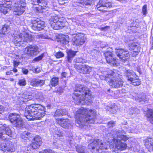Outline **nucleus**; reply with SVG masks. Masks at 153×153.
I'll return each mask as SVG.
<instances>
[{"label":"nucleus","mask_w":153,"mask_h":153,"mask_svg":"<svg viewBox=\"0 0 153 153\" xmlns=\"http://www.w3.org/2000/svg\"><path fill=\"white\" fill-rule=\"evenodd\" d=\"M104 55L107 61H109V59L113 57V54L111 52L106 51L104 53Z\"/></svg>","instance_id":"37"},{"label":"nucleus","mask_w":153,"mask_h":153,"mask_svg":"<svg viewBox=\"0 0 153 153\" xmlns=\"http://www.w3.org/2000/svg\"><path fill=\"white\" fill-rule=\"evenodd\" d=\"M39 153H55V152L52 150L47 149L42 150Z\"/></svg>","instance_id":"48"},{"label":"nucleus","mask_w":153,"mask_h":153,"mask_svg":"<svg viewBox=\"0 0 153 153\" xmlns=\"http://www.w3.org/2000/svg\"><path fill=\"white\" fill-rule=\"evenodd\" d=\"M106 81L109 82V85L112 88H118L121 87L123 85V82L117 73L111 71L105 78Z\"/></svg>","instance_id":"5"},{"label":"nucleus","mask_w":153,"mask_h":153,"mask_svg":"<svg viewBox=\"0 0 153 153\" xmlns=\"http://www.w3.org/2000/svg\"><path fill=\"white\" fill-rule=\"evenodd\" d=\"M91 92L86 86L77 84L76 86L72 95L74 102L77 105H83L91 98Z\"/></svg>","instance_id":"2"},{"label":"nucleus","mask_w":153,"mask_h":153,"mask_svg":"<svg viewBox=\"0 0 153 153\" xmlns=\"http://www.w3.org/2000/svg\"><path fill=\"white\" fill-rule=\"evenodd\" d=\"M116 124V122L112 120L107 123V126L108 128H110L115 126Z\"/></svg>","instance_id":"47"},{"label":"nucleus","mask_w":153,"mask_h":153,"mask_svg":"<svg viewBox=\"0 0 153 153\" xmlns=\"http://www.w3.org/2000/svg\"><path fill=\"white\" fill-rule=\"evenodd\" d=\"M74 62L76 63L75 64H79V63H80L79 64H83L84 63H86L87 61V60L83 59L82 58L77 57L76 58L74 59Z\"/></svg>","instance_id":"35"},{"label":"nucleus","mask_w":153,"mask_h":153,"mask_svg":"<svg viewBox=\"0 0 153 153\" xmlns=\"http://www.w3.org/2000/svg\"><path fill=\"white\" fill-rule=\"evenodd\" d=\"M133 99L138 102H145L149 101V99L143 92L139 93H134L133 96Z\"/></svg>","instance_id":"16"},{"label":"nucleus","mask_w":153,"mask_h":153,"mask_svg":"<svg viewBox=\"0 0 153 153\" xmlns=\"http://www.w3.org/2000/svg\"><path fill=\"white\" fill-rule=\"evenodd\" d=\"M58 78L56 77H54L51 80V84L52 86H55L58 84Z\"/></svg>","instance_id":"34"},{"label":"nucleus","mask_w":153,"mask_h":153,"mask_svg":"<svg viewBox=\"0 0 153 153\" xmlns=\"http://www.w3.org/2000/svg\"><path fill=\"white\" fill-rule=\"evenodd\" d=\"M68 0H57V1L59 4H64L65 3L67 2Z\"/></svg>","instance_id":"59"},{"label":"nucleus","mask_w":153,"mask_h":153,"mask_svg":"<svg viewBox=\"0 0 153 153\" xmlns=\"http://www.w3.org/2000/svg\"><path fill=\"white\" fill-rule=\"evenodd\" d=\"M75 68L80 73L83 74H89L92 71L91 68L85 64H75Z\"/></svg>","instance_id":"14"},{"label":"nucleus","mask_w":153,"mask_h":153,"mask_svg":"<svg viewBox=\"0 0 153 153\" xmlns=\"http://www.w3.org/2000/svg\"><path fill=\"white\" fill-rule=\"evenodd\" d=\"M0 150L3 151V153H11L15 151L13 146H7L5 143H2L0 145Z\"/></svg>","instance_id":"21"},{"label":"nucleus","mask_w":153,"mask_h":153,"mask_svg":"<svg viewBox=\"0 0 153 153\" xmlns=\"http://www.w3.org/2000/svg\"><path fill=\"white\" fill-rule=\"evenodd\" d=\"M36 98L38 100H42L44 99V97L41 93L39 92L36 96Z\"/></svg>","instance_id":"49"},{"label":"nucleus","mask_w":153,"mask_h":153,"mask_svg":"<svg viewBox=\"0 0 153 153\" xmlns=\"http://www.w3.org/2000/svg\"><path fill=\"white\" fill-rule=\"evenodd\" d=\"M91 54L93 58L97 59L100 56V52L96 49H94L91 51Z\"/></svg>","instance_id":"36"},{"label":"nucleus","mask_w":153,"mask_h":153,"mask_svg":"<svg viewBox=\"0 0 153 153\" xmlns=\"http://www.w3.org/2000/svg\"><path fill=\"white\" fill-rule=\"evenodd\" d=\"M8 29V27L7 26H4L3 27L1 30V33L2 34H5V33L7 31Z\"/></svg>","instance_id":"55"},{"label":"nucleus","mask_w":153,"mask_h":153,"mask_svg":"<svg viewBox=\"0 0 153 153\" xmlns=\"http://www.w3.org/2000/svg\"><path fill=\"white\" fill-rule=\"evenodd\" d=\"M44 56V54H42L39 56L36 57L34 59L33 61L34 62H38L41 60Z\"/></svg>","instance_id":"51"},{"label":"nucleus","mask_w":153,"mask_h":153,"mask_svg":"<svg viewBox=\"0 0 153 153\" xmlns=\"http://www.w3.org/2000/svg\"><path fill=\"white\" fill-rule=\"evenodd\" d=\"M0 11L1 12L5 14L10 11L11 8V4L9 3L0 4Z\"/></svg>","instance_id":"24"},{"label":"nucleus","mask_w":153,"mask_h":153,"mask_svg":"<svg viewBox=\"0 0 153 153\" xmlns=\"http://www.w3.org/2000/svg\"><path fill=\"white\" fill-rule=\"evenodd\" d=\"M68 114V112L65 109H59L56 110L54 113L53 117H58L61 116L66 115Z\"/></svg>","instance_id":"27"},{"label":"nucleus","mask_w":153,"mask_h":153,"mask_svg":"<svg viewBox=\"0 0 153 153\" xmlns=\"http://www.w3.org/2000/svg\"><path fill=\"white\" fill-rule=\"evenodd\" d=\"M78 51H74L71 50L68 51L67 53V60L69 62H71L73 58L76 55Z\"/></svg>","instance_id":"28"},{"label":"nucleus","mask_w":153,"mask_h":153,"mask_svg":"<svg viewBox=\"0 0 153 153\" xmlns=\"http://www.w3.org/2000/svg\"><path fill=\"white\" fill-rule=\"evenodd\" d=\"M4 111V107L2 105H0V116L2 114V113Z\"/></svg>","instance_id":"63"},{"label":"nucleus","mask_w":153,"mask_h":153,"mask_svg":"<svg viewBox=\"0 0 153 153\" xmlns=\"http://www.w3.org/2000/svg\"><path fill=\"white\" fill-rule=\"evenodd\" d=\"M56 57L57 58L62 57L64 56V54L61 52H58L56 53Z\"/></svg>","instance_id":"53"},{"label":"nucleus","mask_w":153,"mask_h":153,"mask_svg":"<svg viewBox=\"0 0 153 153\" xmlns=\"http://www.w3.org/2000/svg\"><path fill=\"white\" fill-rule=\"evenodd\" d=\"M32 25L31 26L33 29L35 30L39 31L43 29L45 27V22L37 19L31 21Z\"/></svg>","instance_id":"13"},{"label":"nucleus","mask_w":153,"mask_h":153,"mask_svg":"<svg viewBox=\"0 0 153 153\" xmlns=\"http://www.w3.org/2000/svg\"><path fill=\"white\" fill-rule=\"evenodd\" d=\"M41 139L38 136H36L34 138L31 147L33 149H36L39 148L42 144Z\"/></svg>","instance_id":"22"},{"label":"nucleus","mask_w":153,"mask_h":153,"mask_svg":"<svg viewBox=\"0 0 153 153\" xmlns=\"http://www.w3.org/2000/svg\"><path fill=\"white\" fill-rule=\"evenodd\" d=\"M53 134L55 135L54 137H59L62 135L63 133L61 131H59L58 129L56 128V129L53 132Z\"/></svg>","instance_id":"41"},{"label":"nucleus","mask_w":153,"mask_h":153,"mask_svg":"<svg viewBox=\"0 0 153 153\" xmlns=\"http://www.w3.org/2000/svg\"><path fill=\"white\" fill-rule=\"evenodd\" d=\"M13 64L14 66L15 67H17L19 65V62L16 61H14Z\"/></svg>","instance_id":"64"},{"label":"nucleus","mask_w":153,"mask_h":153,"mask_svg":"<svg viewBox=\"0 0 153 153\" xmlns=\"http://www.w3.org/2000/svg\"><path fill=\"white\" fill-rule=\"evenodd\" d=\"M27 134H26V135H25V134L24 133L22 134L21 135V138L22 139L24 140V141L27 142V140H29L27 138Z\"/></svg>","instance_id":"56"},{"label":"nucleus","mask_w":153,"mask_h":153,"mask_svg":"<svg viewBox=\"0 0 153 153\" xmlns=\"http://www.w3.org/2000/svg\"><path fill=\"white\" fill-rule=\"evenodd\" d=\"M107 62L112 66H114L116 65L117 63L116 59L114 58V57L112 58L109 59V61H107Z\"/></svg>","instance_id":"40"},{"label":"nucleus","mask_w":153,"mask_h":153,"mask_svg":"<svg viewBox=\"0 0 153 153\" xmlns=\"http://www.w3.org/2000/svg\"><path fill=\"white\" fill-rule=\"evenodd\" d=\"M22 72L23 73L25 74H28V70L25 68H23L22 69Z\"/></svg>","instance_id":"60"},{"label":"nucleus","mask_w":153,"mask_h":153,"mask_svg":"<svg viewBox=\"0 0 153 153\" xmlns=\"http://www.w3.org/2000/svg\"><path fill=\"white\" fill-rule=\"evenodd\" d=\"M37 86H41L45 83V81L37 79Z\"/></svg>","instance_id":"44"},{"label":"nucleus","mask_w":153,"mask_h":153,"mask_svg":"<svg viewBox=\"0 0 153 153\" xmlns=\"http://www.w3.org/2000/svg\"><path fill=\"white\" fill-rule=\"evenodd\" d=\"M24 53L30 56H35L39 52V48L36 46L32 45L27 46L24 49Z\"/></svg>","instance_id":"12"},{"label":"nucleus","mask_w":153,"mask_h":153,"mask_svg":"<svg viewBox=\"0 0 153 153\" xmlns=\"http://www.w3.org/2000/svg\"><path fill=\"white\" fill-rule=\"evenodd\" d=\"M138 110L136 108H131L129 110V112L130 114H133L137 112Z\"/></svg>","instance_id":"43"},{"label":"nucleus","mask_w":153,"mask_h":153,"mask_svg":"<svg viewBox=\"0 0 153 153\" xmlns=\"http://www.w3.org/2000/svg\"><path fill=\"white\" fill-rule=\"evenodd\" d=\"M117 110V107L116 105L114 104L113 105H112L110 107V109L108 110L110 111L112 113H116Z\"/></svg>","instance_id":"38"},{"label":"nucleus","mask_w":153,"mask_h":153,"mask_svg":"<svg viewBox=\"0 0 153 153\" xmlns=\"http://www.w3.org/2000/svg\"><path fill=\"white\" fill-rule=\"evenodd\" d=\"M30 147H28L27 146L23 147L21 148V150H22L23 152V153H30L31 150Z\"/></svg>","instance_id":"39"},{"label":"nucleus","mask_w":153,"mask_h":153,"mask_svg":"<svg viewBox=\"0 0 153 153\" xmlns=\"http://www.w3.org/2000/svg\"><path fill=\"white\" fill-rule=\"evenodd\" d=\"M117 56L123 62L127 60L130 57L129 52L126 50L122 48L117 49L115 51Z\"/></svg>","instance_id":"11"},{"label":"nucleus","mask_w":153,"mask_h":153,"mask_svg":"<svg viewBox=\"0 0 153 153\" xmlns=\"http://www.w3.org/2000/svg\"><path fill=\"white\" fill-rule=\"evenodd\" d=\"M129 46L134 52H138L140 51V48L137 43L133 42L130 44Z\"/></svg>","instance_id":"30"},{"label":"nucleus","mask_w":153,"mask_h":153,"mask_svg":"<svg viewBox=\"0 0 153 153\" xmlns=\"http://www.w3.org/2000/svg\"><path fill=\"white\" fill-rule=\"evenodd\" d=\"M77 5L82 8H88L93 5L92 0H77Z\"/></svg>","instance_id":"19"},{"label":"nucleus","mask_w":153,"mask_h":153,"mask_svg":"<svg viewBox=\"0 0 153 153\" xmlns=\"http://www.w3.org/2000/svg\"><path fill=\"white\" fill-rule=\"evenodd\" d=\"M89 143L90 144L88 145V147L90 149H91L92 153H105V152L102 151V149H107V146H105L106 143L99 139L94 140L93 139H91Z\"/></svg>","instance_id":"6"},{"label":"nucleus","mask_w":153,"mask_h":153,"mask_svg":"<svg viewBox=\"0 0 153 153\" xmlns=\"http://www.w3.org/2000/svg\"><path fill=\"white\" fill-rule=\"evenodd\" d=\"M13 42L15 45L18 46H22L23 44V41L22 39V34L18 33L17 34L14 35Z\"/></svg>","instance_id":"20"},{"label":"nucleus","mask_w":153,"mask_h":153,"mask_svg":"<svg viewBox=\"0 0 153 153\" xmlns=\"http://www.w3.org/2000/svg\"><path fill=\"white\" fill-rule=\"evenodd\" d=\"M51 25V27H52L53 29L55 30H59L60 29V27H59L58 24H57V23H52L50 24Z\"/></svg>","instance_id":"46"},{"label":"nucleus","mask_w":153,"mask_h":153,"mask_svg":"<svg viewBox=\"0 0 153 153\" xmlns=\"http://www.w3.org/2000/svg\"><path fill=\"white\" fill-rule=\"evenodd\" d=\"M22 39L23 42H28L33 41V38L31 34L27 33L24 34H22Z\"/></svg>","instance_id":"29"},{"label":"nucleus","mask_w":153,"mask_h":153,"mask_svg":"<svg viewBox=\"0 0 153 153\" xmlns=\"http://www.w3.org/2000/svg\"><path fill=\"white\" fill-rule=\"evenodd\" d=\"M37 36L40 39H49L48 36L45 34H41L38 35Z\"/></svg>","instance_id":"50"},{"label":"nucleus","mask_w":153,"mask_h":153,"mask_svg":"<svg viewBox=\"0 0 153 153\" xmlns=\"http://www.w3.org/2000/svg\"><path fill=\"white\" fill-rule=\"evenodd\" d=\"M19 100L23 102H27L32 99V96L29 95L27 92H25L20 95L19 97Z\"/></svg>","instance_id":"25"},{"label":"nucleus","mask_w":153,"mask_h":153,"mask_svg":"<svg viewBox=\"0 0 153 153\" xmlns=\"http://www.w3.org/2000/svg\"><path fill=\"white\" fill-rule=\"evenodd\" d=\"M18 84L21 86H25L26 85V82L25 79H20L19 80Z\"/></svg>","instance_id":"42"},{"label":"nucleus","mask_w":153,"mask_h":153,"mask_svg":"<svg viewBox=\"0 0 153 153\" xmlns=\"http://www.w3.org/2000/svg\"><path fill=\"white\" fill-rule=\"evenodd\" d=\"M125 75L127 78L128 81L133 85H138L140 84L138 77L132 71H126L125 73Z\"/></svg>","instance_id":"9"},{"label":"nucleus","mask_w":153,"mask_h":153,"mask_svg":"<svg viewBox=\"0 0 153 153\" xmlns=\"http://www.w3.org/2000/svg\"><path fill=\"white\" fill-rule=\"evenodd\" d=\"M56 122L60 126L64 128H68L72 126V123L68 119H56Z\"/></svg>","instance_id":"18"},{"label":"nucleus","mask_w":153,"mask_h":153,"mask_svg":"<svg viewBox=\"0 0 153 153\" xmlns=\"http://www.w3.org/2000/svg\"><path fill=\"white\" fill-rule=\"evenodd\" d=\"M32 4L33 6V9L36 12H42L43 9H45L48 7L47 3L45 0H32Z\"/></svg>","instance_id":"7"},{"label":"nucleus","mask_w":153,"mask_h":153,"mask_svg":"<svg viewBox=\"0 0 153 153\" xmlns=\"http://www.w3.org/2000/svg\"><path fill=\"white\" fill-rule=\"evenodd\" d=\"M61 76L62 77L65 78L68 76V74L66 72H63L61 74Z\"/></svg>","instance_id":"61"},{"label":"nucleus","mask_w":153,"mask_h":153,"mask_svg":"<svg viewBox=\"0 0 153 153\" xmlns=\"http://www.w3.org/2000/svg\"><path fill=\"white\" fill-rule=\"evenodd\" d=\"M45 107L35 103L25 108V115L28 120H40L45 116Z\"/></svg>","instance_id":"3"},{"label":"nucleus","mask_w":153,"mask_h":153,"mask_svg":"<svg viewBox=\"0 0 153 153\" xmlns=\"http://www.w3.org/2000/svg\"><path fill=\"white\" fill-rule=\"evenodd\" d=\"M86 39L83 34L79 33L73 34L72 35V43L73 45L80 46L82 45Z\"/></svg>","instance_id":"10"},{"label":"nucleus","mask_w":153,"mask_h":153,"mask_svg":"<svg viewBox=\"0 0 153 153\" xmlns=\"http://www.w3.org/2000/svg\"><path fill=\"white\" fill-rule=\"evenodd\" d=\"M147 5L146 4L144 5L142 8V13L144 15H146L147 13Z\"/></svg>","instance_id":"52"},{"label":"nucleus","mask_w":153,"mask_h":153,"mask_svg":"<svg viewBox=\"0 0 153 153\" xmlns=\"http://www.w3.org/2000/svg\"><path fill=\"white\" fill-rule=\"evenodd\" d=\"M1 129L2 130V131L0 132V138L4 139L5 138H3L5 137V136H3V135L7 134L9 136L11 135L12 131L9 127L4 126Z\"/></svg>","instance_id":"23"},{"label":"nucleus","mask_w":153,"mask_h":153,"mask_svg":"<svg viewBox=\"0 0 153 153\" xmlns=\"http://www.w3.org/2000/svg\"><path fill=\"white\" fill-rule=\"evenodd\" d=\"M145 144L149 152H153V139L149 138L146 139Z\"/></svg>","instance_id":"26"},{"label":"nucleus","mask_w":153,"mask_h":153,"mask_svg":"<svg viewBox=\"0 0 153 153\" xmlns=\"http://www.w3.org/2000/svg\"><path fill=\"white\" fill-rule=\"evenodd\" d=\"M114 132L115 134L114 136L113 139H111L110 142L109 141L110 149L113 152L116 151L118 150H125L127 147V144L121 140L126 141L128 139V137L123 134L122 131L120 130H116Z\"/></svg>","instance_id":"4"},{"label":"nucleus","mask_w":153,"mask_h":153,"mask_svg":"<svg viewBox=\"0 0 153 153\" xmlns=\"http://www.w3.org/2000/svg\"><path fill=\"white\" fill-rule=\"evenodd\" d=\"M60 19L58 18L57 16H53L52 19L51 21H50V24L52 23H57Z\"/></svg>","instance_id":"45"},{"label":"nucleus","mask_w":153,"mask_h":153,"mask_svg":"<svg viewBox=\"0 0 153 153\" xmlns=\"http://www.w3.org/2000/svg\"><path fill=\"white\" fill-rule=\"evenodd\" d=\"M96 111L95 110L81 107L76 112V124L82 127L88 124L94 123L95 122Z\"/></svg>","instance_id":"1"},{"label":"nucleus","mask_w":153,"mask_h":153,"mask_svg":"<svg viewBox=\"0 0 153 153\" xmlns=\"http://www.w3.org/2000/svg\"><path fill=\"white\" fill-rule=\"evenodd\" d=\"M57 24L59 25V27H60V29H61L62 27L64 26V23L63 22H62L60 20L57 22Z\"/></svg>","instance_id":"58"},{"label":"nucleus","mask_w":153,"mask_h":153,"mask_svg":"<svg viewBox=\"0 0 153 153\" xmlns=\"http://www.w3.org/2000/svg\"><path fill=\"white\" fill-rule=\"evenodd\" d=\"M34 70L35 73H39L40 72V68H39L38 67H37L36 68H34Z\"/></svg>","instance_id":"62"},{"label":"nucleus","mask_w":153,"mask_h":153,"mask_svg":"<svg viewBox=\"0 0 153 153\" xmlns=\"http://www.w3.org/2000/svg\"><path fill=\"white\" fill-rule=\"evenodd\" d=\"M59 41L61 44H67L69 42L68 36L67 35L63 36L61 38H60Z\"/></svg>","instance_id":"32"},{"label":"nucleus","mask_w":153,"mask_h":153,"mask_svg":"<svg viewBox=\"0 0 153 153\" xmlns=\"http://www.w3.org/2000/svg\"><path fill=\"white\" fill-rule=\"evenodd\" d=\"M147 120L153 124V110L152 109L148 110L147 113Z\"/></svg>","instance_id":"31"},{"label":"nucleus","mask_w":153,"mask_h":153,"mask_svg":"<svg viewBox=\"0 0 153 153\" xmlns=\"http://www.w3.org/2000/svg\"><path fill=\"white\" fill-rule=\"evenodd\" d=\"M8 118L14 126L20 128L23 126V120L19 115L16 113H11L9 115Z\"/></svg>","instance_id":"8"},{"label":"nucleus","mask_w":153,"mask_h":153,"mask_svg":"<svg viewBox=\"0 0 153 153\" xmlns=\"http://www.w3.org/2000/svg\"><path fill=\"white\" fill-rule=\"evenodd\" d=\"M134 27H138L139 25V21L138 19H136L134 22L133 24Z\"/></svg>","instance_id":"57"},{"label":"nucleus","mask_w":153,"mask_h":153,"mask_svg":"<svg viewBox=\"0 0 153 153\" xmlns=\"http://www.w3.org/2000/svg\"><path fill=\"white\" fill-rule=\"evenodd\" d=\"M112 6L111 2L108 0H100L97 5V9L100 11H103L105 10L104 8H110Z\"/></svg>","instance_id":"17"},{"label":"nucleus","mask_w":153,"mask_h":153,"mask_svg":"<svg viewBox=\"0 0 153 153\" xmlns=\"http://www.w3.org/2000/svg\"><path fill=\"white\" fill-rule=\"evenodd\" d=\"M19 0H17L13 9L15 14L18 15H22L24 12L25 9V7L22 6L21 4L22 3L19 2Z\"/></svg>","instance_id":"15"},{"label":"nucleus","mask_w":153,"mask_h":153,"mask_svg":"<svg viewBox=\"0 0 153 153\" xmlns=\"http://www.w3.org/2000/svg\"><path fill=\"white\" fill-rule=\"evenodd\" d=\"M37 79H33L30 81V84L33 86H37Z\"/></svg>","instance_id":"54"},{"label":"nucleus","mask_w":153,"mask_h":153,"mask_svg":"<svg viewBox=\"0 0 153 153\" xmlns=\"http://www.w3.org/2000/svg\"><path fill=\"white\" fill-rule=\"evenodd\" d=\"M76 151L78 153H86L85 152V147L82 145H77L76 146Z\"/></svg>","instance_id":"33"}]
</instances>
